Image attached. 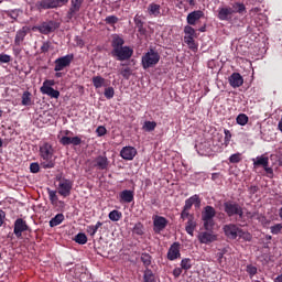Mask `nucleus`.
<instances>
[{
	"label": "nucleus",
	"instance_id": "17",
	"mask_svg": "<svg viewBox=\"0 0 282 282\" xmlns=\"http://www.w3.org/2000/svg\"><path fill=\"white\" fill-rule=\"evenodd\" d=\"M193 206H195L196 208H199V206H202V199H199V195H197V194L187 198L185 200V205L183 208L185 210H191V208H193Z\"/></svg>",
	"mask_w": 282,
	"mask_h": 282
},
{
	"label": "nucleus",
	"instance_id": "46",
	"mask_svg": "<svg viewBox=\"0 0 282 282\" xmlns=\"http://www.w3.org/2000/svg\"><path fill=\"white\" fill-rule=\"evenodd\" d=\"M118 21H120V19H118V17H116V15H108L105 19V23H107V25H116V23H118Z\"/></svg>",
	"mask_w": 282,
	"mask_h": 282
},
{
	"label": "nucleus",
	"instance_id": "43",
	"mask_svg": "<svg viewBox=\"0 0 282 282\" xmlns=\"http://www.w3.org/2000/svg\"><path fill=\"white\" fill-rule=\"evenodd\" d=\"M104 96L105 98H107V100H111V98L116 96V90L113 89V87H107L105 88Z\"/></svg>",
	"mask_w": 282,
	"mask_h": 282
},
{
	"label": "nucleus",
	"instance_id": "41",
	"mask_svg": "<svg viewBox=\"0 0 282 282\" xmlns=\"http://www.w3.org/2000/svg\"><path fill=\"white\" fill-rule=\"evenodd\" d=\"M231 9H234L235 12H238V14H243V12H246V4L241 2H236L232 4Z\"/></svg>",
	"mask_w": 282,
	"mask_h": 282
},
{
	"label": "nucleus",
	"instance_id": "4",
	"mask_svg": "<svg viewBox=\"0 0 282 282\" xmlns=\"http://www.w3.org/2000/svg\"><path fill=\"white\" fill-rule=\"evenodd\" d=\"M160 63V53L153 48H150L142 57L141 65L143 69H150V67H155Z\"/></svg>",
	"mask_w": 282,
	"mask_h": 282
},
{
	"label": "nucleus",
	"instance_id": "42",
	"mask_svg": "<svg viewBox=\"0 0 282 282\" xmlns=\"http://www.w3.org/2000/svg\"><path fill=\"white\" fill-rule=\"evenodd\" d=\"M158 123L155 121H145L143 124V131H155Z\"/></svg>",
	"mask_w": 282,
	"mask_h": 282
},
{
	"label": "nucleus",
	"instance_id": "54",
	"mask_svg": "<svg viewBox=\"0 0 282 282\" xmlns=\"http://www.w3.org/2000/svg\"><path fill=\"white\" fill-rule=\"evenodd\" d=\"M10 61H12V56L3 53L0 54V65L3 63H10Z\"/></svg>",
	"mask_w": 282,
	"mask_h": 282
},
{
	"label": "nucleus",
	"instance_id": "37",
	"mask_svg": "<svg viewBox=\"0 0 282 282\" xmlns=\"http://www.w3.org/2000/svg\"><path fill=\"white\" fill-rule=\"evenodd\" d=\"M21 9H13L6 11L7 17H10V19H13V21H17L19 19V15L22 13Z\"/></svg>",
	"mask_w": 282,
	"mask_h": 282
},
{
	"label": "nucleus",
	"instance_id": "62",
	"mask_svg": "<svg viewBox=\"0 0 282 282\" xmlns=\"http://www.w3.org/2000/svg\"><path fill=\"white\" fill-rule=\"evenodd\" d=\"M6 219V212L0 210V226H3V220Z\"/></svg>",
	"mask_w": 282,
	"mask_h": 282
},
{
	"label": "nucleus",
	"instance_id": "13",
	"mask_svg": "<svg viewBox=\"0 0 282 282\" xmlns=\"http://www.w3.org/2000/svg\"><path fill=\"white\" fill-rule=\"evenodd\" d=\"M26 230H30L28 223L22 218H18L14 221V229H13L15 237H18V239L21 238L23 232H25Z\"/></svg>",
	"mask_w": 282,
	"mask_h": 282
},
{
	"label": "nucleus",
	"instance_id": "45",
	"mask_svg": "<svg viewBox=\"0 0 282 282\" xmlns=\"http://www.w3.org/2000/svg\"><path fill=\"white\" fill-rule=\"evenodd\" d=\"M238 237L240 239H243V241H252V235L248 231H243V229H240V234H238Z\"/></svg>",
	"mask_w": 282,
	"mask_h": 282
},
{
	"label": "nucleus",
	"instance_id": "31",
	"mask_svg": "<svg viewBox=\"0 0 282 282\" xmlns=\"http://www.w3.org/2000/svg\"><path fill=\"white\" fill-rule=\"evenodd\" d=\"M148 12L151 17H160V4L150 3L148 7Z\"/></svg>",
	"mask_w": 282,
	"mask_h": 282
},
{
	"label": "nucleus",
	"instance_id": "27",
	"mask_svg": "<svg viewBox=\"0 0 282 282\" xmlns=\"http://www.w3.org/2000/svg\"><path fill=\"white\" fill-rule=\"evenodd\" d=\"M119 197L120 202H124V204H131V202H133L134 194L131 189H124L120 193Z\"/></svg>",
	"mask_w": 282,
	"mask_h": 282
},
{
	"label": "nucleus",
	"instance_id": "25",
	"mask_svg": "<svg viewBox=\"0 0 282 282\" xmlns=\"http://www.w3.org/2000/svg\"><path fill=\"white\" fill-rule=\"evenodd\" d=\"M25 36H28V28L23 26L22 29H20L17 34H15V39H14V44L15 45H21L23 43V41H25Z\"/></svg>",
	"mask_w": 282,
	"mask_h": 282
},
{
	"label": "nucleus",
	"instance_id": "58",
	"mask_svg": "<svg viewBox=\"0 0 282 282\" xmlns=\"http://www.w3.org/2000/svg\"><path fill=\"white\" fill-rule=\"evenodd\" d=\"M30 171L31 173H39L41 171V165H39V163H31Z\"/></svg>",
	"mask_w": 282,
	"mask_h": 282
},
{
	"label": "nucleus",
	"instance_id": "52",
	"mask_svg": "<svg viewBox=\"0 0 282 282\" xmlns=\"http://www.w3.org/2000/svg\"><path fill=\"white\" fill-rule=\"evenodd\" d=\"M271 234L272 235H280L282 230V225L281 224H275L274 226L270 227Z\"/></svg>",
	"mask_w": 282,
	"mask_h": 282
},
{
	"label": "nucleus",
	"instance_id": "20",
	"mask_svg": "<svg viewBox=\"0 0 282 282\" xmlns=\"http://www.w3.org/2000/svg\"><path fill=\"white\" fill-rule=\"evenodd\" d=\"M56 0H41L36 3L37 10H54L58 8Z\"/></svg>",
	"mask_w": 282,
	"mask_h": 282
},
{
	"label": "nucleus",
	"instance_id": "38",
	"mask_svg": "<svg viewBox=\"0 0 282 282\" xmlns=\"http://www.w3.org/2000/svg\"><path fill=\"white\" fill-rule=\"evenodd\" d=\"M152 259L153 258L151 257V254L147 252L141 253V261L145 268H149V265H151Z\"/></svg>",
	"mask_w": 282,
	"mask_h": 282
},
{
	"label": "nucleus",
	"instance_id": "57",
	"mask_svg": "<svg viewBox=\"0 0 282 282\" xmlns=\"http://www.w3.org/2000/svg\"><path fill=\"white\" fill-rule=\"evenodd\" d=\"M247 272L250 276H254L257 274V267L252 264L247 265Z\"/></svg>",
	"mask_w": 282,
	"mask_h": 282
},
{
	"label": "nucleus",
	"instance_id": "16",
	"mask_svg": "<svg viewBox=\"0 0 282 282\" xmlns=\"http://www.w3.org/2000/svg\"><path fill=\"white\" fill-rule=\"evenodd\" d=\"M135 155H138V150H135L133 147H124L120 151V156L122 160L131 161L133 158H135Z\"/></svg>",
	"mask_w": 282,
	"mask_h": 282
},
{
	"label": "nucleus",
	"instance_id": "8",
	"mask_svg": "<svg viewBox=\"0 0 282 282\" xmlns=\"http://www.w3.org/2000/svg\"><path fill=\"white\" fill-rule=\"evenodd\" d=\"M253 166H262L267 175H270L271 177L274 175V170L270 167V159L268 156L261 155L253 159Z\"/></svg>",
	"mask_w": 282,
	"mask_h": 282
},
{
	"label": "nucleus",
	"instance_id": "5",
	"mask_svg": "<svg viewBox=\"0 0 282 282\" xmlns=\"http://www.w3.org/2000/svg\"><path fill=\"white\" fill-rule=\"evenodd\" d=\"M224 212L228 217H235V215H238L239 219H243V208L232 200L224 203Z\"/></svg>",
	"mask_w": 282,
	"mask_h": 282
},
{
	"label": "nucleus",
	"instance_id": "23",
	"mask_svg": "<svg viewBox=\"0 0 282 282\" xmlns=\"http://www.w3.org/2000/svg\"><path fill=\"white\" fill-rule=\"evenodd\" d=\"M95 166L99 169V171H105L109 166V159L106 155H99L95 159Z\"/></svg>",
	"mask_w": 282,
	"mask_h": 282
},
{
	"label": "nucleus",
	"instance_id": "32",
	"mask_svg": "<svg viewBox=\"0 0 282 282\" xmlns=\"http://www.w3.org/2000/svg\"><path fill=\"white\" fill-rule=\"evenodd\" d=\"M105 77L102 76H95L93 77V85L95 89H100L101 87H105Z\"/></svg>",
	"mask_w": 282,
	"mask_h": 282
},
{
	"label": "nucleus",
	"instance_id": "44",
	"mask_svg": "<svg viewBox=\"0 0 282 282\" xmlns=\"http://www.w3.org/2000/svg\"><path fill=\"white\" fill-rule=\"evenodd\" d=\"M120 74L126 80H129L131 78V74H133V70H131V67H126L121 68Z\"/></svg>",
	"mask_w": 282,
	"mask_h": 282
},
{
	"label": "nucleus",
	"instance_id": "53",
	"mask_svg": "<svg viewBox=\"0 0 282 282\" xmlns=\"http://www.w3.org/2000/svg\"><path fill=\"white\" fill-rule=\"evenodd\" d=\"M188 210L189 209L183 208L181 213V219L185 220V219H191V217H195L193 214L188 213Z\"/></svg>",
	"mask_w": 282,
	"mask_h": 282
},
{
	"label": "nucleus",
	"instance_id": "10",
	"mask_svg": "<svg viewBox=\"0 0 282 282\" xmlns=\"http://www.w3.org/2000/svg\"><path fill=\"white\" fill-rule=\"evenodd\" d=\"M34 30H37L40 34H52L58 30V23L54 21L43 22L42 24L34 26Z\"/></svg>",
	"mask_w": 282,
	"mask_h": 282
},
{
	"label": "nucleus",
	"instance_id": "22",
	"mask_svg": "<svg viewBox=\"0 0 282 282\" xmlns=\"http://www.w3.org/2000/svg\"><path fill=\"white\" fill-rule=\"evenodd\" d=\"M180 257H181V253H180V243L174 242V243L170 247V249H169V251H167V259H169L170 261H175V259H180Z\"/></svg>",
	"mask_w": 282,
	"mask_h": 282
},
{
	"label": "nucleus",
	"instance_id": "2",
	"mask_svg": "<svg viewBox=\"0 0 282 282\" xmlns=\"http://www.w3.org/2000/svg\"><path fill=\"white\" fill-rule=\"evenodd\" d=\"M40 158H42V169H54L56 162H54V148L48 142H44L40 145Z\"/></svg>",
	"mask_w": 282,
	"mask_h": 282
},
{
	"label": "nucleus",
	"instance_id": "6",
	"mask_svg": "<svg viewBox=\"0 0 282 282\" xmlns=\"http://www.w3.org/2000/svg\"><path fill=\"white\" fill-rule=\"evenodd\" d=\"M54 85H56V82L53 79L44 80L42 87L40 88L41 94L50 96V98H59L61 91L54 89Z\"/></svg>",
	"mask_w": 282,
	"mask_h": 282
},
{
	"label": "nucleus",
	"instance_id": "34",
	"mask_svg": "<svg viewBox=\"0 0 282 282\" xmlns=\"http://www.w3.org/2000/svg\"><path fill=\"white\" fill-rule=\"evenodd\" d=\"M248 120L249 118L247 117L246 113H240L236 118V122L237 124H240V127H246V124H248Z\"/></svg>",
	"mask_w": 282,
	"mask_h": 282
},
{
	"label": "nucleus",
	"instance_id": "47",
	"mask_svg": "<svg viewBox=\"0 0 282 282\" xmlns=\"http://www.w3.org/2000/svg\"><path fill=\"white\" fill-rule=\"evenodd\" d=\"M133 232L135 235H144V226H142V223H138L134 225Z\"/></svg>",
	"mask_w": 282,
	"mask_h": 282
},
{
	"label": "nucleus",
	"instance_id": "61",
	"mask_svg": "<svg viewBox=\"0 0 282 282\" xmlns=\"http://www.w3.org/2000/svg\"><path fill=\"white\" fill-rule=\"evenodd\" d=\"M57 8H62V6H66V3H69V0H55Z\"/></svg>",
	"mask_w": 282,
	"mask_h": 282
},
{
	"label": "nucleus",
	"instance_id": "35",
	"mask_svg": "<svg viewBox=\"0 0 282 282\" xmlns=\"http://www.w3.org/2000/svg\"><path fill=\"white\" fill-rule=\"evenodd\" d=\"M108 217L110 221H120L122 219V213L115 209L109 213Z\"/></svg>",
	"mask_w": 282,
	"mask_h": 282
},
{
	"label": "nucleus",
	"instance_id": "9",
	"mask_svg": "<svg viewBox=\"0 0 282 282\" xmlns=\"http://www.w3.org/2000/svg\"><path fill=\"white\" fill-rule=\"evenodd\" d=\"M65 135L59 139V142L63 144V147H69V144H73V147H79V144H83V139L80 137H67L72 135V131L66 130Z\"/></svg>",
	"mask_w": 282,
	"mask_h": 282
},
{
	"label": "nucleus",
	"instance_id": "60",
	"mask_svg": "<svg viewBox=\"0 0 282 282\" xmlns=\"http://www.w3.org/2000/svg\"><path fill=\"white\" fill-rule=\"evenodd\" d=\"M86 232H88V235H90V237H94L97 231H95L94 225H90V226H88V227L86 228Z\"/></svg>",
	"mask_w": 282,
	"mask_h": 282
},
{
	"label": "nucleus",
	"instance_id": "19",
	"mask_svg": "<svg viewBox=\"0 0 282 282\" xmlns=\"http://www.w3.org/2000/svg\"><path fill=\"white\" fill-rule=\"evenodd\" d=\"M204 18V11L196 10L187 14L186 21L188 25H195L199 19Z\"/></svg>",
	"mask_w": 282,
	"mask_h": 282
},
{
	"label": "nucleus",
	"instance_id": "3",
	"mask_svg": "<svg viewBox=\"0 0 282 282\" xmlns=\"http://www.w3.org/2000/svg\"><path fill=\"white\" fill-rule=\"evenodd\" d=\"M215 215H217L215 207L210 205H207L204 207L202 212V220H203L205 230H213L215 226Z\"/></svg>",
	"mask_w": 282,
	"mask_h": 282
},
{
	"label": "nucleus",
	"instance_id": "40",
	"mask_svg": "<svg viewBox=\"0 0 282 282\" xmlns=\"http://www.w3.org/2000/svg\"><path fill=\"white\" fill-rule=\"evenodd\" d=\"M184 43L188 45L189 50H196L197 44H195V37L193 36H184Z\"/></svg>",
	"mask_w": 282,
	"mask_h": 282
},
{
	"label": "nucleus",
	"instance_id": "63",
	"mask_svg": "<svg viewBox=\"0 0 282 282\" xmlns=\"http://www.w3.org/2000/svg\"><path fill=\"white\" fill-rule=\"evenodd\" d=\"M219 177H221V174H220V173H213V174H212V180H213V182H217V180H219Z\"/></svg>",
	"mask_w": 282,
	"mask_h": 282
},
{
	"label": "nucleus",
	"instance_id": "21",
	"mask_svg": "<svg viewBox=\"0 0 282 282\" xmlns=\"http://www.w3.org/2000/svg\"><path fill=\"white\" fill-rule=\"evenodd\" d=\"M235 14V10L230 7L219 8L218 9V19L219 21H228L230 17Z\"/></svg>",
	"mask_w": 282,
	"mask_h": 282
},
{
	"label": "nucleus",
	"instance_id": "59",
	"mask_svg": "<svg viewBox=\"0 0 282 282\" xmlns=\"http://www.w3.org/2000/svg\"><path fill=\"white\" fill-rule=\"evenodd\" d=\"M182 270H184V269H182V267L181 268H175L173 270V276H175V279H178V276L182 275Z\"/></svg>",
	"mask_w": 282,
	"mask_h": 282
},
{
	"label": "nucleus",
	"instance_id": "30",
	"mask_svg": "<svg viewBox=\"0 0 282 282\" xmlns=\"http://www.w3.org/2000/svg\"><path fill=\"white\" fill-rule=\"evenodd\" d=\"M21 105L23 107H32V93L26 90L22 94Z\"/></svg>",
	"mask_w": 282,
	"mask_h": 282
},
{
	"label": "nucleus",
	"instance_id": "29",
	"mask_svg": "<svg viewBox=\"0 0 282 282\" xmlns=\"http://www.w3.org/2000/svg\"><path fill=\"white\" fill-rule=\"evenodd\" d=\"M63 221H65V215L57 214L55 217H53L50 220V227L51 228H56V226H61V224H63Z\"/></svg>",
	"mask_w": 282,
	"mask_h": 282
},
{
	"label": "nucleus",
	"instance_id": "36",
	"mask_svg": "<svg viewBox=\"0 0 282 282\" xmlns=\"http://www.w3.org/2000/svg\"><path fill=\"white\" fill-rule=\"evenodd\" d=\"M181 268L182 270H184L185 272H188V270H191L193 268V263L191 262V258H184L181 261Z\"/></svg>",
	"mask_w": 282,
	"mask_h": 282
},
{
	"label": "nucleus",
	"instance_id": "26",
	"mask_svg": "<svg viewBox=\"0 0 282 282\" xmlns=\"http://www.w3.org/2000/svg\"><path fill=\"white\" fill-rule=\"evenodd\" d=\"M196 228H197V221H195V216H189V219L187 220L185 226V230L187 235L193 237Z\"/></svg>",
	"mask_w": 282,
	"mask_h": 282
},
{
	"label": "nucleus",
	"instance_id": "24",
	"mask_svg": "<svg viewBox=\"0 0 282 282\" xmlns=\"http://www.w3.org/2000/svg\"><path fill=\"white\" fill-rule=\"evenodd\" d=\"M229 85H231V87H234L235 89L237 87H241V85H243V77L241 76V74H231V76L229 77Z\"/></svg>",
	"mask_w": 282,
	"mask_h": 282
},
{
	"label": "nucleus",
	"instance_id": "12",
	"mask_svg": "<svg viewBox=\"0 0 282 282\" xmlns=\"http://www.w3.org/2000/svg\"><path fill=\"white\" fill-rule=\"evenodd\" d=\"M169 226V220L163 216L153 217V230L156 235H160Z\"/></svg>",
	"mask_w": 282,
	"mask_h": 282
},
{
	"label": "nucleus",
	"instance_id": "11",
	"mask_svg": "<svg viewBox=\"0 0 282 282\" xmlns=\"http://www.w3.org/2000/svg\"><path fill=\"white\" fill-rule=\"evenodd\" d=\"M73 186L74 183H72V181L63 178L58 184V195H62V197H69V195H72Z\"/></svg>",
	"mask_w": 282,
	"mask_h": 282
},
{
	"label": "nucleus",
	"instance_id": "7",
	"mask_svg": "<svg viewBox=\"0 0 282 282\" xmlns=\"http://www.w3.org/2000/svg\"><path fill=\"white\" fill-rule=\"evenodd\" d=\"M73 61H74V54H67L65 56H62L55 59L54 72H63V69H67V67L72 65Z\"/></svg>",
	"mask_w": 282,
	"mask_h": 282
},
{
	"label": "nucleus",
	"instance_id": "51",
	"mask_svg": "<svg viewBox=\"0 0 282 282\" xmlns=\"http://www.w3.org/2000/svg\"><path fill=\"white\" fill-rule=\"evenodd\" d=\"M225 147H228L230 144V140H232V133H230V130L225 129Z\"/></svg>",
	"mask_w": 282,
	"mask_h": 282
},
{
	"label": "nucleus",
	"instance_id": "50",
	"mask_svg": "<svg viewBox=\"0 0 282 282\" xmlns=\"http://www.w3.org/2000/svg\"><path fill=\"white\" fill-rule=\"evenodd\" d=\"M184 33H185V36H192V37H195V29H193V26L189 25H186L184 28Z\"/></svg>",
	"mask_w": 282,
	"mask_h": 282
},
{
	"label": "nucleus",
	"instance_id": "33",
	"mask_svg": "<svg viewBox=\"0 0 282 282\" xmlns=\"http://www.w3.org/2000/svg\"><path fill=\"white\" fill-rule=\"evenodd\" d=\"M74 241H76V243H79V246H85V243H87V235H85L84 232H79L75 236Z\"/></svg>",
	"mask_w": 282,
	"mask_h": 282
},
{
	"label": "nucleus",
	"instance_id": "56",
	"mask_svg": "<svg viewBox=\"0 0 282 282\" xmlns=\"http://www.w3.org/2000/svg\"><path fill=\"white\" fill-rule=\"evenodd\" d=\"M50 47H52V43L43 42V44L41 46L42 54H46V52H50Z\"/></svg>",
	"mask_w": 282,
	"mask_h": 282
},
{
	"label": "nucleus",
	"instance_id": "49",
	"mask_svg": "<svg viewBox=\"0 0 282 282\" xmlns=\"http://www.w3.org/2000/svg\"><path fill=\"white\" fill-rule=\"evenodd\" d=\"M47 193H48V198L52 204H55V202H58V196L56 195V191H52V189L47 188Z\"/></svg>",
	"mask_w": 282,
	"mask_h": 282
},
{
	"label": "nucleus",
	"instance_id": "15",
	"mask_svg": "<svg viewBox=\"0 0 282 282\" xmlns=\"http://www.w3.org/2000/svg\"><path fill=\"white\" fill-rule=\"evenodd\" d=\"M241 231V228L235 224H229L224 226V232L228 239H237L239 237V234Z\"/></svg>",
	"mask_w": 282,
	"mask_h": 282
},
{
	"label": "nucleus",
	"instance_id": "55",
	"mask_svg": "<svg viewBox=\"0 0 282 282\" xmlns=\"http://www.w3.org/2000/svg\"><path fill=\"white\" fill-rule=\"evenodd\" d=\"M96 133L99 138H102V135H106L107 134V128H105L104 126H99L97 129H96Z\"/></svg>",
	"mask_w": 282,
	"mask_h": 282
},
{
	"label": "nucleus",
	"instance_id": "18",
	"mask_svg": "<svg viewBox=\"0 0 282 282\" xmlns=\"http://www.w3.org/2000/svg\"><path fill=\"white\" fill-rule=\"evenodd\" d=\"M198 240L200 243H213L214 241H217V235L210 232V231H203L198 235Z\"/></svg>",
	"mask_w": 282,
	"mask_h": 282
},
{
	"label": "nucleus",
	"instance_id": "28",
	"mask_svg": "<svg viewBox=\"0 0 282 282\" xmlns=\"http://www.w3.org/2000/svg\"><path fill=\"white\" fill-rule=\"evenodd\" d=\"M134 24L139 34H147V29H144V20H142V15L137 14L134 17Z\"/></svg>",
	"mask_w": 282,
	"mask_h": 282
},
{
	"label": "nucleus",
	"instance_id": "39",
	"mask_svg": "<svg viewBox=\"0 0 282 282\" xmlns=\"http://www.w3.org/2000/svg\"><path fill=\"white\" fill-rule=\"evenodd\" d=\"M143 279H144L145 282H156L155 281V274H153V271H151L150 269H147L144 271Z\"/></svg>",
	"mask_w": 282,
	"mask_h": 282
},
{
	"label": "nucleus",
	"instance_id": "64",
	"mask_svg": "<svg viewBox=\"0 0 282 282\" xmlns=\"http://www.w3.org/2000/svg\"><path fill=\"white\" fill-rule=\"evenodd\" d=\"M274 282H282V273L274 279Z\"/></svg>",
	"mask_w": 282,
	"mask_h": 282
},
{
	"label": "nucleus",
	"instance_id": "1",
	"mask_svg": "<svg viewBox=\"0 0 282 282\" xmlns=\"http://www.w3.org/2000/svg\"><path fill=\"white\" fill-rule=\"evenodd\" d=\"M112 51L111 55L117 58V61H129L133 56V48L124 45V39L120 35L115 34L111 41Z\"/></svg>",
	"mask_w": 282,
	"mask_h": 282
},
{
	"label": "nucleus",
	"instance_id": "14",
	"mask_svg": "<svg viewBox=\"0 0 282 282\" xmlns=\"http://www.w3.org/2000/svg\"><path fill=\"white\" fill-rule=\"evenodd\" d=\"M85 0H70V8L67 12V19L72 21L78 12H80V8H83V3Z\"/></svg>",
	"mask_w": 282,
	"mask_h": 282
},
{
	"label": "nucleus",
	"instance_id": "48",
	"mask_svg": "<svg viewBox=\"0 0 282 282\" xmlns=\"http://www.w3.org/2000/svg\"><path fill=\"white\" fill-rule=\"evenodd\" d=\"M241 160V153H235L229 156V162L231 164H239V161Z\"/></svg>",
	"mask_w": 282,
	"mask_h": 282
}]
</instances>
